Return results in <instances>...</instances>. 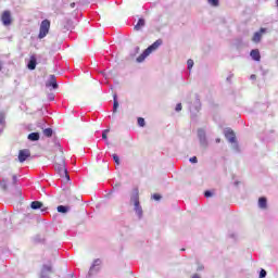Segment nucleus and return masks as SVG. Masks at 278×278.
<instances>
[{
  "mask_svg": "<svg viewBox=\"0 0 278 278\" xmlns=\"http://www.w3.org/2000/svg\"><path fill=\"white\" fill-rule=\"evenodd\" d=\"M130 203H134V212L138 216L139 220H142V216H144V212L142 211V205H140V190L138 187L132 189L130 194Z\"/></svg>",
  "mask_w": 278,
  "mask_h": 278,
  "instance_id": "nucleus-1",
  "label": "nucleus"
},
{
  "mask_svg": "<svg viewBox=\"0 0 278 278\" xmlns=\"http://www.w3.org/2000/svg\"><path fill=\"white\" fill-rule=\"evenodd\" d=\"M201 98L199 97V93H195V101L192 103H189V110H190V114H191V121L193 123H197V114H199V112H201Z\"/></svg>",
  "mask_w": 278,
  "mask_h": 278,
  "instance_id": "nucleus-2",
  "label": "nucleus"
},
{
  "mask_svg": "<svg viewBox=\"0 0 278 278\" xmlns=\"http://www.w3.org/2000/svg\"><path fill=\"white\" fill-rule=\"evenodd\" d=\"M102 264H103V261H101V258L93 260L86 277L87 278L97 277V275L101 273V265Z\"/></svg>",
  "mask_w": 278,
  "mask_h": 278,
  "instance_id": "nucleus-3",
  "label": "nucleus"
},
{
  "mask_svg": "<svg viewBox=\"0 0 278 278\" xmlns=\"http://www.w3.org/2000/svg\"><path fill=\"white\" fill-rule=\"evenodd\" d=\"M49 29H51V21L47 18L41 21L38 39L42 40V38H47V35L49 34Z\"/></svg>",
  "mask_w": 278,
  "mask_h": 278,
  "instance_id": "nucleus-4",
  "label": "nucleus"
},
{
  "mask_svg": "<svg viewBox=\"0 0 278 278\" xmlns=\"http://www.w3.org/2000/svg\"><path fill=\"white\" fill-rule=\"evenodd\" d=\"M198 139L200 147H202L203 149H207V147H210V142L207 141V132L205 131V129H198Z\"/></svg>",
  "mask_w": 278,
  "mask_h": 278,
  "instance_id": "nucleus-5",
  "label": "nucleus"
},
{
  "mask_svg": "<svg viewBox=\"0 0 278 278\" xmlns=\"http://www.w3.org/2000/svg\"><path fill=\"white\" fill-rule=\"evenodd\" d=\"M2 25L4 27H10L12 25V13L10 11H4L1 15Z\"/></svg>",
  "mask_w": 278,
  "mask_h": 278,
  "instance_id": "nucleus-6",
  "label": "nucleus"
},
{
  "mask_svg": "<svg viewBox=\"0 0 278 278\" xmlns=\"http://www.w3.org/2000/svg\"><path fill=\"white\" fill-rule=\"evenodd\" d=\"M47 88H52V90H58L60 88V85H58V78L55 75H50L49 79L46 83Z\"/></svg>",
  "mask_w": 278,
  "mask_h": 278,
  "instance_id": "nucleus-7",
  "label": "nucleus"
},
{
  "mask_svg": "<svg viewBox=\"0 0 278 278\" xmlns=\"http://www.w3.org/2000/svg\"><path fill=\"white\" fill-rule=\"evenodd\" d=\"M224 136L228 142H236L238 138L236 137V132L231 128H225L224 129Z\"/></svg>",
  "mask_w": 278,
  "mask_h": 278,
  "instance_id": "nucleus-8",
  "label": "nucleus"
},
{
  "mask_svg": "<svg viewBox=\"0 0 278 278\" xmlns=\"http://www.w3.org/2000/svg\"><path fill=\"white\" fill-rule=\"evenodd\" d=\"M17 157L18 162L23 164V162H27L28 157H31V152L29 151V149L20 150Z\"/></svg>",
  "mask_w": 278,
  "mask_h": 278,
  "instance_id": "nucleus-9",
  "label": "nucleus"
},
{
  "mask_svg": "<svg viewBox=\"0 0 278 278\" xmlns=\"http://www.w3.org/2000/svg\"><path fill=\"white\" fill-rule=\"evenodd\" d=\"M53 273V267L51 265L43 264L41 267L40 276L39 278H51L49 275Z\"/></svg>",
  "mask_w": 278,
  "mask_h": 278,
  "instance_id": "nucleus-10",
  "label": "nucleus"
},
{
  "mask_svg": "<svg viewBox=\"0 0 278 278\" xmlns=\"http://www.w3.org/2000/svg\"><path fill=\"white\" fill-rule=\"evenodd\" d=\"M162 45H164V40L157 39L152 45H150L147 49L151 53L152 51H157V49H160V47H162Z\"/></svg>",
  "mask_w": 278,
  "mask_h": 278,
  "instance_id": "nucleus-11",
  "label": "nucleus"
},
{
  "mask_svg": "<svg viewBox=\"0 0 278 278\" xmlns=\"http://www.w3.org/2000/svg\"><path fill=\"white\" fill-rule=\"evenodd\" d=\"M36 66H38V59L36 55H31L27 63V68L28 71H36Z\"/></svg>",
  "mask_w": 278,
  "mask_h": 278,
  "instance_id": "nucleus-12",
  "label": "nucleus"
},
{
  "mask_svg": "<svg viewBox=\"0 0 278 278\" xmlns=\"http://www.w3.org/2000/svg\"><path fill=\"white\" fill-rule=\"evenodd\" d=\"M150 55H151V52L148 51V49L146 48V50H143L142 53L136 59V62L138 64H142V62H144L147 58H149Z\"/></svg>",
  "mask_w": 278,
  "mask_h": 278,
  "instance_id": "nucleus-13",
  "label": "nucleus"
},
{
  "mask_svg": "<svg viewBox=\"0 0 278 278\" xmlns=\"http://www.w3.org/2000/svg\"><path fill=\"white\" fill-rule=\"evenodd\" d=\"M250 58H252L254 62H260V60H262V54L260 53V49H252L250 52Z\"/></svg>",
  "mask_w": 278,
  "mask_h": 278,
  "instance_id": "nucleus-14",
  "label": "nucleus"
},
{
  "mask_svg": "<svg viewBox=\"0 0 278 278\" xmlns=\"http://www.w3.org/2000/svg\"><path fill=\"white\" fill-rule=\"evenodd\" d=\"M73 20H66L63 22V31H72L74 29Z\"/></svg>",
  "mask_w": 278,
  "mask_h": 278,
  "instance_id": "nucleus-15",
  "label": "nucleus"
},
{
  "mask_svg": "<svg viewBox=\"0 0 278 278\" xmlns=\"http://www.w3.org/2000/svg\"><path fill=\"white\" fill-rule=\"evenodd\" d=\"M147 25V21L143 17H140L137 22V24L135 25L134 29L135 31H140V29L142 27H144Z\"/></svg>",
  "mask_w": 278,
  "mask_h": 278,
  "instance_id": "nucleus-16",
  "label": "nucleus"
},
{
  "mask_svg": "<svg viewBox=\"0 0 278 278\" xmlns=\"http://www.w3.org/2000/svg\"><path fill=\"white\" fill-rule=\"evenodd\" d=\"M118 188H121V182H117L115 186H113V188L111 190H109L106 192V194L104 195L105 199H112V194H114V192L118 191Z\"/></svg>",
  "mask_w": 278,
  "mask_h": 278,
  "instance_id": "nucleus-17",
  "label": "nucleus"
},
{
  "mask_svg": "<svg viewBox=\"0 0 278 278\" xmlns=\"http://www.w3.org/2000/svg\"><path fill=\"white\" fill-rule=\"evenodd\" d=\"M258 207L261 210H266V207H268V199H266V197L258 198Z\"/></svg>",
  "mask_w": 278,
  "mask_h": 278,
  "instance_id": "nucleus-18",
  "label": "nucleus"
},
{
  "mask_svg": "<svg viewBox=\"0 0 278 278\" xmlns=\"http://www.w3.org/2000/svg\"><path fill=\"white\" fill-rule=\"evenodd\" d=\"M118 93L113 94V114H116L118 112Z\"/></svg>",
  "mask_w": 278,
  "mask_h": 278,
  "instance_id": "nucleus-19",
  "label": "nucleus"
},
{
  "mask_svg": "<svg viewBox=\"0 0 278 278\" xmlns=\"http://www.w3.org/2000/svg\"><path fill=\"white\" fill-rule=\"evenodd\" d=\"M27 138L30 142H38L40 140V132H30Z\"/></svg>",
  "mask_w": 278,
  "mask_h": 278,
  "instance_id": "nucleus-20",
  "label": "nucleus"
},
{
  "mask_svg": "<svg viewBox=\"0 0 278 278\" xmlns=\"http://www.w3.org/2000/svg\"><path fill=\"white\" fill-rule=\"evenodd\" d=\"M56 212H59V214H68V212H71V206H68V205H59L56 207Z\"/></svg>",
  "mask_w": 278,
  "mask_h": 278,
  "instance_id": "nucleus-21",
  "label": "nucleus"
},
{
  "mask_svg": "<svg viewBox=\"0 0 278 278\" xmlns=\"http://www.w3.org/2000/svg\"><path fill=\"white\" fill-rule=\"evenodd\" d=\"M230 144L235 153H242V150H240V143L238 142V139H236L235 142H230Z\"/></svg>",
  "mask_w": 278,
  "mask_h": 278,
  "instance_id": "nucleus-22",
  "label": "nucleus"
},
{
  "mask_svg": "<svg viewBox=\"0 0 278 278\" xmlns=\"http://www.w3.org/2000/svg\"><path fill=\"white\" fill-rule=\"evenodd\" d=\"M3 129H5V115L0 113V136L3 134Z\"/></svg>",
  "mask_w": 278,
  "mask_h": 278,
  "instance_id": "nucleus-23",
  "label": "nucleus"
},
{
  "mask_svg": "<svg viewBox=\"0 0 278 278\" xmlns=\"http://www.w3.org/2000/svg\"><path fill=\"white\" fill-rule=\"evenodd\" d=\"M52 142L54 147H56V149H59V151L63 153L64 148L62 147V143H60V139L58 137H53Z\"/></svg>",
  "mask_w": 278,
  "mask_h": 278,
  "instance_id": "nucleus-24",
  "label": "nucleus"
},
{
  "mask_svg": "<svg viewBox=\"0 0 278 278\" xmlns=\"http://www.w3.org/2000/svg\"><path fill=\"white\" fill-rule=\"evenodd\" d=\"M33 242H34V244H45V237H42L40 235H36L33 238Z\"/></svg>",
  "mask_w": 278,
  "mask_h": 278,
  "instance_id": "nucleus-25",
  "label": "nucleus"
},
{
  "mask_svg": "<svg viewBox=\"0 0 278 278\" xmlns=\"http://www.w3.org/2000/svg\"><path fill=\"white\" fill-rule=\"evenodd\" d=\"M30 207H31L33 210H42L43 204H42V202H40V201H33V202L30 203Z\"/></svg>",
  "mask_w": 278,
  "mask_h": 278,
  "instance_id": "nucleus-26",
  "label": "nucleus"
},
{
  "mask_svg": "<svg viewBox=\"0 0 278 278\" xmlns=\"http://www.w3.org/2000/svg\"><path fill=\"white\" fill-rule=\"evenodd\" d=\"M0 188L3 190V192H8V180L7 178H2L0 180Z\"/></svg>",
  "mask_w": 278,
  "mask_h": 278,
  "instance_id": "nucleus-27",
  "label": "nucleus"
},
{
  "mask_svg": "<svg viewBox=\"0 0 278 278\" xmlns=\"http://www.w3.org/2000/svg\"><path fill=\"white\" fill-rule=\"evenodd\" d=\"M53 128H46L43 129V136H46V138H53Z\"/></svg>",
  "mask_w": 278,
  "mask_h": 278,
  "instance_id": "nucleus-28",
  "label": "nucleus"
},
{
  "mask_svg": "<svg viewBox=\"0 0 278 278\" xmlns=\"http://www.w3.org/2000/svg\"><path fill=\"white\" fill-rule=\"evenodd\" d=\"M140 53V47H135L134 50L130 51V58H136Z\"/></svg>",
  "mask_w": 278,
  "mask_h": 278,
  "instance_id": "nucleus-29",
  "label": "nucleus"
},
{
  "mask_svg": "<svg viewBox=\"0 0 278 278\" xmlns=\"http://www.w3.org/2000/svg\"><path fill=\"white\" fill-rule=\"evenodd\" d=\"M207 3L212 5V8H218L220 5V0H207Z\"/></svg>",
  "mask_w": 278,
  "mask_h": 278,
  "instance_id": "nucleus-30",
  "label": "nucleus"
},
{
  "mask_svg": "<svg viewBox=\"0 0 278 278\" xmlns=\"http://www.w3.org/2000/svg\"><path fill=\"white\" fill-rule=\"evenodd\" d=\"M260 40H262V33H260V31L254 33L253 41L260 42Z\"/></svg>",
  "mask_w": 278,
  "mask_h": 278,
  "instance_id": "nucleus-31",
  "label": "nucleus"
},
{
  "mask_svg": "<svg viewBox=\"0 0 278 278\" xmlns=\"http://www.w3.org/2000/svg\"><path fill=\"white\" fill-rule=\"evenodd\" d=\"M137 123L139 127H147V122L144 121L143 117H138Z\"/></svg>",
  "mask_w": 278,
  "mask_h": 278,
  "instance_id": "nucleus-32",
  "label": "nucleus"
},
{
  "mask_svg": "<svg viewBox=\"0 0 278 278\" xmlns=\"http://www.w3.org/2000/svg\"><path fill=\"white\" fill-rule=\"evenodd\" d=\"M112 157L113 162H115L117 166H121V157L118 156V154H113Z\"/></svg>",
  "mask_w": 278,
  "mask_h": 278,
  "instance_id": "nucleus-33",
  "label": "nucleus"
},
{
  "mask_svg": "<svg viewBox=\"0 0 278 278\" xmlns=\"http://www.w3.org/2000/svg\"><path fill=\"white\" fill-rule=\"evenodd\" d=\"M193 66H194V61L192 59H189L187 61V68H188V71H192Z\"/></svg>",
  "mask_w": 278,
  "mask_h": 278,
  "instance_id": "nucleus-34",
  "label": "nucleus"
},
{
  "mask_svg": "<svg viewBox=\"0 0 278 278\" xmlns=\"http://www.w3.org/2000/svg\"><path fill=\"white\" fill-rule=\"evenodd\" d=\"M267 275H268V271H266V269L264 268H261L258 273V278H266Z\"/></svg>",
  "mask_w": 278,
  "mask_h": 278,
  "instance_id": "nucleus-35",
  "label": "nucleus"
},
{
  "mask_svg": "<svg viewBox=\"0 0 278 278\" xmlns=\"http://www.w3.org/2000/svg\"><path fill=\"white\" fill-rule=\"evenodd\" d=\"M110 131V129H104L102 131V140H104V142L108 144V132Z\"/></svg>",
  "mask_w": 278,
  "mask_h": 278,
  "instance_id": "nucleus-36",
  "label": "nucleus"
},
{
  "mask_svg": "<svg viewBox=\"0 0 278 278\" xmlns=\"http://www.w3.org/2000/svg\"><path fill=\"white\" fill-rule=\"evenodd\" d=\"M64 175H62V177H65L67 182H71V175H68V169L64 168Z\"/></svg>",
  "mask_w": 278,
  "mask_h": 278,
  "instance_id": "nucleus-37",
  "label": "nucleus"
},
{
  "mask_svg": "<svg viewBox=\"0 0 278 278\" xmlns=\"http://www.w3.org/2000/svg\"><path fill=\"white\" fill-rule=\"evenodd\" d=\"M204 197L205 199H211V197H214V192H212V190H205Z\"/></svg>",
  "mask_w": 278,
  "mask_h": 278,
  "instance_id": "nucleus-38",
  "label": "nucleus"
},
{
  "mask_svg": "<svg viewBox=\"0 0 278 278\" xmlns=\"http://www.w3.org/2000/svg\"><path fill=\"white\" fill-rule=\"evenodd\" d=\"M151 199H153L154 201H162V194L154 193L151 195Z\"/></svg>",
  "mask_w": 278,
  "mask_h": 278,
  "instance_id": "nucleus-39",
  "label": "nucleus"
},
{
  "mask_svg": "<svg viewBox=\"0 0 278 278\" xmlns=\"http://www.w3.org/2000/svg\"><path fill=\"white\" fill-rule=\"evenodd\" d=\"M12 185L13 186H18V176H16V175L12 176Z\"/></svg>",
  "mask_w": 278,
  "mask_h": 278,
  "instance_id": "nucleus-40",
  "label": "nucleus"
},
{
  "mask_svg": "<svg viewBox=\"0 0 278 278\" xmlns=\"http://www.w3.org/2000/svg\"><path fill=\"white\" fill-rule=\"evenodd\" d=\"M190 164H198L199 163V159L197 156H192L189 159Z\"/></svg>",
  "mask_w": 278,
  "mask_h": 278,
  "instance_id": "nucleus-41",
  "label": "nucleus"
},
{
  "mask_svg": "<svg viewBox=\"0 0 278 278\" xmlns=\"http://www.w3.org/2000/svg\"><path fill=\"white\" fill-rule=\"evenodd\" d=\"M202 270H205V266L201 263H198L197 271L201 273Z\"/></svg>",
  "mask_w": 278,
  "mask_h": 278,
  "instance_id": "nucleus-42",
  "label": "nucleus"
},
{
  "mask_svg": "<svg viewBox=\"0 0 278 278\" xmlns=\"http://www.w3.org/2000/svg\"><path fill=\"white\" fill-rule=\"evenodd\" d=\"M64 168H66V166H59L58 167V173L60 174L61 177H62V175H64Z\"/></svg>",
  "mask_w": 278,
  "mask_h": 278,
  "instance_id": "nucleus-43",
  "label": "nucleus"
},
{
  "mask_svg": "<svg viewBox=\"0 0 278 278\" xmlns=\"http://www.w3.org/2000/svg\"><path fill=\"white\" fill-rule=\"evenodd\" d=\"M48 101H55V94L54 93H49L48 94Z\"/></svg>",
  "mask_w": 278,
  "mask_h": 278,
  "instance_id": "nucleus-44",
  "label": "nucleus"
},
{
  "mask_svg": "<svg viewBox=\"0 0 278 278\" xmlns=\"http://www.w3.org/2000/svg\"><path fill=\"white\" fill-rule=\"evenodd\" d=\"M181 110H182L181 103H177L175 108V112H181Z\"/></svg>",
  "mask_w": 278,
  "mask_h": 278,
  "instance_id": "nucleus-45",
  "label": "nucleus"
},
{
  "mask_svg": "<svg viewBox=\"0 0 278 278\" xmlns=\"http://www.w3.org/2000/svg\"><path fill=\"white\" fill-rule=\"evenodd\" d=\"M228 237H230L232 240H236V238H238V235L236 232H230Z\"/></svg>",
  "mask_w": 278,
  "mask_h": 278,
  "instance_id": "nucleus-46",
  "label": "nucleus"
},
{
  "mask_svg": "<svg viewBox=\"0 0 278 278\" xmlns=\"http://www.w3.org/2000/svg\"><path fill=\"white\" fill-rule=\"evenodd\" d=\"M263 142H270L271 139H269L268 136H265L262 138Z\"/></svg>",
  "mask_w": 278,
  "mask_h": 278,
  "instance_id": "nucleus-47",
  "label": "nucleus"
},
{
  "mask_svg": "<svg viewBox=\"0 0 278 278\" xmlns=\"http://www.w3.org/2000/svg\"><path fill=\"white\" fill-rule=\"evenodd\" d=\"M250 79L255 80V79H257V76H256L255 74H252V75L250 76Z\"/></svg>",
  "mask_w": 278,
  "mask_h": 278,
  "instance_id": "nucleus-48",
  "label": "nucleus"
},
{
  "mask_svg": "<svg viewBox=\"0 0 278 278\" xmlns=\"http://www.w3.org/2000/svg\"><path fill=\"white\" fill-rule=\"evenodd\" d=\"M258 33H260L261 35H262V34H266V28H261Z\"/></svg>",
  "mask_w": 278,
  "mask_h": 278,
  "instance_id": "nucleus-49",
  "label": "nucleus"
},
{
  "mask_svg": "<svg viewBox=\"0 0 278 278\" xmlns=\"http://www.w3.org/2000/svg\"><path fill=\"white\" fill-rule=\"evenodd\" d=\"M231 77H233V74H230V75L226 78V81H231Z\"/></svg>",
  "mask_w": 278,
  "mask_h": 278,
  "instance_id": "nucleus-50",
  "label": "nucleus"
},
{
  "mask_svg": "<svg viewBox=\"0 0 278 278\" xmlns=\"http://www.w3.org/2000/svg\"><path fill=\"white\" fill-rule=\"evenodd\" d=\"M77 5V3H75V2H72L71 4H70V8H75Z\"/></svg>",
  "mask_w": 278,
  "mask_h": 278,
  "instance_id": "nucleus-51",
  "label": "nucleus"
},
{
  "mask_svg": "<svg viewBox=\"0 0 278 278\" xmlns=\"http://www.w3.org/2000/svg\"><path fill=\"white\" fill-rule=\"evenodd\" d=\"M191 278H201L198 274H194Z\"/></svg>",
  "mask_w": 278,
  "mask_h": 278,
  "instance_id": "nucleus-52",
  "label": "nucleus"
},
{
  "mask_svg": "<svg viewBox=\"0 0 278 278\" xmlns=\"http://www.w3.org/2000/svg\"><path fill=\"white\" fill-rule=\"evenodd\" d=\"M215 142L219 143L220 142V138H216Z\"/></svg>",
  "mask_w": 278,
  "mask_h": 278,
  "instance_id": "nucleus-53",
  "label": "nucleus"
},
{
  "mask_svg": "<svg viewBox=\"0 0 278 278\" xmlns=\"http://www.w3.org/2000/svg\"><path fill=\"white\" fill-rule=\"evenodd\" d=\"M41 212H47V208H41Z\"/></svg>",
  "mask_w": 278,
  "mask_h": 278,
  "instance_id": "nucleus-54",
  "label": "nucleus"
},
{
  "mask_svg": "<svg viewBox=\"0 0 278 278\" xmlns=\"http://www.w3.org/2000/svg\"><path fill=\"white\" fill-rule=\"evenodd\" d=\"M2 68H3V66H2L1 63H0V71H2Z\"/></svg>",
  "mask_w": 278,
  "mask_h": 278,
  "instance_id": "nucleus-55",
  "label": "nucleus"
},
{
  "mask_svg": "<svg viewBox=\"0 0 278 278\" xmlns=\"http://www.w3.org/2000/svg\"><path fill=\"white\" fill-rule=\"evenodd\" d=\"M269 134H275V130H270Z\"/></svg>",
  "mask_w": 278,
  "mask_h": 278,
  "instance_id": "nucleus-56",
  "label": "nucleus"
},
{
  "mask_svg": "<svg viewBox=\"0 0 278 278\" xmlns=\"http://www.w3.org/2000/svg\"><path fill=\"white\" fill-rule=\"evenodd\" d=\"M96 207H101V204H97Z\"/></svg>",
  "mask_w": 278,
  "mask_h": 278,
  "instance_id": "nucleus-57",
  "label": "nucleus"
},
{
  "mask_svg": "<svg viewBox=\"0 0 278 278\" xmlns=\"http://www.w3.org/2000/svg\"><path fill=\"white\" fill-rule=\"evenodd\" d=\"M235 186H238V181L235 182Z\"/></svg>",
  "mask_w": 278,
  "mask_h": 278,
  "instance_id": "nucleus-58",
  "label": "nucleus"
},
{
  "mask_svg": "<svg viewBox=\"0 0 278 278\" xmlns=\"http://www.w3.org/2000/svg\"><path fill=\"white\" fill-rule=\"evenodd\" d=\"M181 251H186V249L182 248Z\"/></svg>",
  "mask_w": 278,
  "mask_h": 278,
  "instance_id": "nucleus-59",
  "label": "nucleus"
}]
</instances>
